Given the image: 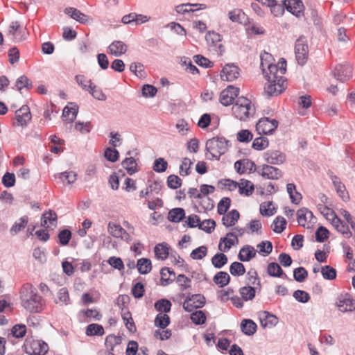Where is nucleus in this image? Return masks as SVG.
I'll list each match as a JSON object with an SVG mask.
<instances>
[{
  "label": "nucleus",
  "mask_w": 355,
  "mask_h": 355,
  "mask_svg": "<svg viewBox=\"0 0 355 355\" xmlns=\"http://www.w3.org/2000/svg\"><path fill=\"white\" fill-rule=\"evenodd\" d=\"M279 61L280 70L276 73H266L265 78L267 83L265 85V92L269 96H277L284 92L287 86L286 79L284 74L286 71V62L282 59Z\"/></svg>",
  "instance_id": "1"
},
{
  "label": "nucleus",
  "mask_w": 355,
  "mask_h": 355,
  "mask_svg": "<svg viewBox=\"0 0 355 355\" xmlns=\"http://www.w3.org/2000/svg\"><path fill=\"white\" fill-rule=\"evenodd\" d=\"M19 295L21 305L27 311L37 313L42 309V297L31 284H24L20 290Z\"/></svg>",
  "instance_id": "2"
},
{
  "label": "nucleus",
  "mask_w": 355,
  "mask_h": 355,
  "mask_svg": "<svg viewBox=\"0 0 355 355\" xmlns=\"http://www.w3.org/2000/svg\"><path fill=\"white\" fill-rule=\"evenodd\" d=\"M233 115L240 121H246L252 117L256 112L255 107L248 98L239 97L232 108Z\"/></svg>",
  "instance_id": "3"
},
{
  "label": "nucleus",
  "mask_w": 355,
  "mask_h": 355,
  "mask_svg": "<svg viewBox=\"0 0 355 355\" xmlns=\"http://www.w3.org/2000/svg\"><path fill=\"white\" fill-rule=\"evenodd\" d=\"M245 230L236 227L227 233L225 237L220 239L218 250L220 252H227L230 249L239 243V237L243 235Z\"/></svg>",
  "instance_id": "4"
},
{
  "label": "nucleus",
  "mask_w": 355,
  "mask_h": 355,
  "mask_svg": "<svg viewBox=\"0 0 355 355\" xmlns=\"http://www.w3.org/2000/svg\"><path fill=\"white\" fill-rule=\"evenodd\" d=\"M228 141L223 137H213L206 142V149L212 158L218 159L227 150Z\"/></svg>",
  "instance_id": "5"
},
{
  "label": "nucleus",
  "mask_w": 355,
  "mask_h": 355,
  "mask_svg": "<svg viewBox=\"0 0 355 355\" xmlns=\"http://www.w3.org/2000/svg\"><path fill=\"white\" fill-rule=\"evenodd\" d=\"M24 351L29 355H46L49 352V345L44 341L27 338L24 344Z\"/></svg>",
  "instance_id": "6"
},
{
  "label": "nucleus",
  "mask_w": 355,
  "mask_h": 355,
  "mask_svg": "<svg viewBox=\"0 0 355 355\" xmlns=\"http://www.w3.org/2000/svg\"><path fill=\"white\" fill-rule=\"evenodd\" d=\"M295 54L297 63L304 65L309 58V48L307 42L304 37H300L295 42Z\"/></svg>",
  "instance_id": "7"
},
{
  "label": "nucleus",
  "mask_w": 355,
  "mask_h": 355,
  "mask_svg": "<svg viewBox=\"0 0 355 355\" xmlns=\"http://www.w3.org/2000/svg\"><path fill=\"white\" fill-rule=\"evenodd\" d=\"M297 220L300 225L303 227L310 229L316 223L317 219L313 213L307 208L300 209L297 211Z\"/></svg>",
  "instance_id": "8"
},
{
  "label": "nucleus",
  "mask_w": 355,
  "mask_h": 355,
  "mask_svg": "<svg viewBox=\"0 0 355 355\" xmlns=\"http://www.w3.org/2000/svg\"><path fill=\"white\" fill-rule=\"evenodd\" d=\"M206 41L209 46L210 50L221 55L225 51V48L221 43V35L214 31L209 32L206 35Z\"/></svg>",
  "instance_id": "9"
},
{
  "label": "nucleus",
  "mask_w": 355,
  "mask_h": 355,
  "mask_svg": "<svg viewBox=\"0 0 355 355\" xmlns=\"http://www.w3.org/2000/svg\"><path fill=\"white\" fill-rule=\"evenodd\" d=\"M353 69L348 62L338 64L334 69V75L340 81L344 83L352 77Z\"/></svg>",
  "instance_id": "10"
},
{
  "label": "nucleus",
  "mask_w": 355,
  "mask_h": 355,
  "mask_svg": "<svg viewBox=\"0 0 355 355\" xmlns=\"http://www.w3.org/2000/svg\"><path fill=\"white\" fill-rule=\"evenodd\" d=\"M277 126L278 121L276 119L264 117L257 123L256 129L259 134L268 135L272 133Z\"/></svg>",
  "instance_id": "11"
},
{
  "label": "nucleus",
  "mask_w": 355,
  "mask_h": 355,
  "mask_svg": "<svg viewBox=\"0 0 355 355\" xmlns=\"http://www.w3.org/2000/svg\"><path fill=\"white\" fill-rule=\"evenodd\" d=\"M272 61L273 58L271 54L264 53L261 55V67L264 76L266 73H276L280 70L279 62L277 64H274Z\"/></svg>",
  "instance_id": "12"
},
{
  "label": "nucleus",
  "mask_w": 355,
  "mask_h": 355,
  "mask_svg": "<svg viewBox=\"0 0 355 355\" xmlns=\"http://www.w3.org/2000/svg\"><path fill=\"white\" fill-rule=\"evenodd\" d=\"M205 304V297L200 294H195L186 298L183 303V308L186 311L191 312L196 309L202 307Z\"/></svg>",
  "instance_id": "13"
},
{
  "label": "nucleus",
  "mask_w": 355,
  "mask_h": 355,
  "mask_svg": "<svg viewBox=\"0 0 355 355\" xmlns=\"http://www.w3.org/2000/svg\"><path fill=\"white\" fill-rule=\"evenodd\" d=\"M263 159L269 164L279 165L286 159V155L278 150H268L263 153Z\"/></svg>",
  "instance_id": "14"
},
{
  "label": "nucleus",
  "mask_w": 355,
  "mask_h": 355,
  "mask_svg": "<svg viewBox=\"0 0 355 355\" xmlns=\"http://www.w3.org/2000/svg\"><path fill=\"white\" fill-rule=\"evenodd\" d=\"M257 172L263 178L271 180H278L283 175L279 168L274 167L270 164H263L259 167Z\"/></svg>",
  "instance_id": "15"
},
{
  "label": "nucleus",
  "mask_w": 355,
  "mask_h": 355,
  "mask_svg": "<svg viewBox=\"0 0 355 355\" xmlns=\"http://www.w3.org/2000/svg\"><path fill=\"white\" fill-rule=\"evenodd\" d=\"M239 89L234 86H228L223 89L220 94V102L225 106L232 104L234 99L237 97Z\"/></svg>",
  "instance_id": "16"
},
{
  "label": "nucleus",
  "mask_w": 355,
  "mask_h": 355,
  "mask_svg": "<svg viewBox=\"0 0 355 355\" xmlns=\"http://www.w3.org/2000/svg\"><path fill=\"white\" fill-rule=\"evenodd\" d=\"M240 76V69L234 64H227L220 72V78L223 80L233 81Z\"/></svg>",
  "instance_id": "17"
},
{
  "label": "nucleus",
  "mask_w": 355,
  "mask_h": 355,
  "mask_svg": "<svg viewBox=\"0 0 355 355\" xmlns=\"http://www.w3.org/2000/svg\"><path fill=\"white\" fill-rule=\"evenodd\" d=\"M107 231L112 236L125 241H130L131 237L128 233L119 224L110 222L107 226Z\"/></svg>",
  "instance_id": "18"
},
{
  "label": "nucleus",
  "mask_w": 355,
  "mask_h": 355,
  "mask_svg": "<svg viewBox=\"0 0 355 355\" xmlns=\"http://www.w3.org/2000/svg\"><path fill=\"white\" fill-rule=\"evenodd\" d=\"M284 6L289 12L297 17L304 15V6L301 0H284Z\"/></svg>",
  "instance_id": "19"
},
{
  "label": "nucleus",
  "mask_w": 355,
  "mask_h": 355,
  "mask_svg": "<svg viewBox=\"0 0 355 355\" xmlns=\"http://www.w3.org/2000/svg\"><path fill=\"white\" fill-rule=\"evenodd\" d=\"M15 125L19 126L26 125L31 119V114L30 109L27 105L21 106L19 110L15 112Z\"/></svg>",
  "instance_id": "20"
},
{
  "label": "nucleus",
  "mask_w": 355,
  "mask_h": 355,
  "mask_svg": "<svg viewBox=\"0 0 355 355\" xmlns=\"http://www.w3.org/2000/svg\"><path fill=\"white\" fill-rule=\"evenodd\" d=\"M336 304L342 312L353 311L355 310V300L347 295L340 297L337 300Z\"/></svg>",
  "instance_id": "21"
},
{
  "label": "nucleus",
  "mask_w": 355,
  "mask_h": 355,
  "mask_svg": "<svg viewBox=\"0 0 355 355\" xmlns=\"http://www.w3.org/2000/svg\"><path fill=\"white\" fill-rule=\"evenodd\" d=\"M80 320L86 322V319L99 321L102 318V314L96 309H82L78 312Z\"/></svg>",
  "instance_id": "22"
},
{
  "label": "nucleus",
  "mask_w": 355,
  "mask_h": 355,
  "mask_svg": "<svg viewBox=\"0 0 355 355\" xmlns=\"http://www.w3.org/2000/svg\"><path fill=\"white\" fill-rule=\"evenodd\" d=\"M128 49L127 45L122 41L116 40L112 42L107 49V53L114 56L124 54Z\"/></svg>",
  "instance_id": "23"
},
{
  "label": "nucleus",
  "mask_w": 355,
  "mask_h": 355,
  "mask_svg": "<svg viewBox=\"0 0 355 355\" xmlns=\"http://www.w3.org/2000/svg\"><path fill=\"white\" fill-rule=\"evenodd\" d=\"M260 322L263 327L271 328L278 322V318L268 311H263L260 313Z\"/></svg>",
  "instance_id": "24"
},
{
  "label": "nucleus",
  "mask_w": 355,
  "mask_h": 355,
  "mask_svg": "<svg viewBox=\"0 0 355 355\" xmlns=\"http://www.w3.org/2000/svg\"><path fill=\"white\" fill-rule=\"evenodd\" d=\"M239 217V212L236 209H233L227 214H223L222 223L225 227H232L238 221Z\"/></svg>",
  "instance_id": "25"
},
{
  "label": "nucleus",
  "mask_w": 355,
  "mask_h": 355,
  "mask_svg": "<svg viewBox=\"0 0 355 355\" xmlns=\"http://www.w3.org/2000/svg\"><path fill=\"white\" fill-rule=\"evenodd\" d=\"M239 192L241 195L249 196L252 194L254 187L253 183L248 180L241 179L238 184Z\"/></svg>",
  "instance_id": "26"
},
{
  "label": "nucleus",
  "mask_w": 355,
  "mask_h": 355,
  "mask_svg": "<svg viewBox=\"0 0 355 355\" xmlns=\"http://www.w3.org/2000/svg\"><path fill=\"white\" fill-rule=\"evenodd\" d=\"M57 223V214L49 210L43 214L42 217V225L46 228L55 226Z\"/></svg>",
  "instance_id": "27"
},
{
  "label": "nucleus",
  "mask_w": 355,
  "mask_h": 355,
  "mask_svg": "<svg viewBox=\"0 0 355 355\" xmlns=\"http://www.w3.org/2000/svg\"><path fill=\"white\" fill-rule=\"evenodd\" d=\"M257 254V250L251 245L243 247L239 253V259L241 261H248Z\"/></svg>",
  "instance_id": "28"
},
{
  "label": "nucleus",
  "mask_w": 355,
  "mask_h": 355,
  "mask_svg": "<svg viewBox=\"0 0 355 355\" xmlns=\"http://www.w3.org/2000/svg\"><path fill=\"white\" fill-rule=\"evenodd\" d=\"M64 12L69 15L73 19L82 23L85 24L89 21V17L80 10L74 8H67L64 10Z\"/></svg>",
  "instance_id": "29"
},
{
  "label": "nucleus",
  "mask_w": 355,
  "mask_h": 355,
  "mask_svg": "<svg viewBox=\"0 0 355 355\" xmlns=\"http://www.w3.org/2000/svg\"><path fill=\"white\" fill-rule=\"evenodd\" d=\"M78 112V107L76 105L71 106H66L62 112L64 121L67 123H72L76 118Z\"/></svg>",
  "instance_id": "30"
},
{
  "label": "nucleus",
  "mask_w": 355,
  "mask_h": 355,
  "mask_svg": "<svg viewBox=\"0 0 355 355\" xmlns=\"http://www.w3.org/2000/svg\"><path fill=\"white\" fill-rule=\"evenodd\" d=\"M332 180L338 196L343 201H347L349 199V196L345 188V186L340 182V179L337 177H334L332 179Z\"/></svg>",
  "instance_id": "31"
},
{
  "label": "nucleus",
  "mask_w": 355,
  "mask_h": 355,
  "mask_svg": "<svg viewBox=\"0 0 355 355\" xmlns=\"http://www.w3.org/2000/svg\"><path fill=\"white\" fill-rule=\"evenodd\" d=\"M335 229L341 233L345 238L349 239L352 234L349 230V226L343 222L338 217L331 223Z\"/></svg>",
  "instance_id": "32"
},
{
  "label": "nucleus",
  "mask_w": 355,
  "mask_h": 355,
  "mask_svg": "<svg viewBox=\"0 0 355 355\" xmlns=\"http://www.w3.org/2000/svg\"><path fill=\"white\" fill-rule=\"evenodd\" d=\"M169 245L166 243H159L154 248L155 255L157 259L165 260L169 254Z\"/></svg>",
  "instance_id": "33"
},
{
  "label": "nucleus",
  "mask_w": 355,
  "mask_h": 355,
  "mask_svg": "<svg viewBox=\"0 0 355 355\" xmlns=\"http://www.w3.org/2000/svg\"><path fill=\"white\" fill-rule=\"evenodd\" d=\"M267 272L271 277L287 278L279 265L275 262L270 263L267 267Z\"/></svg>",
  "instance_id": "34"
},
{
  "label": "nucleus",
  "mask_w": 355,
  "mask_h": 355,
  "mask_svg": "<svg viewBox=\"0 0 355 355\" xmlns=\"http://www.w3.org/2000/svg\"><path fill=\"white\" fill-rule=\"evenodd\" d=\"M247 282L248 286H253L252 287H257L259 291L261 290V282L260 279L258 277L257 272L254 270H250L246 275Z\"/></svg>",
  "instance_id": "35"
},
{
  "label": "nucleus",
  "mask_w": 355,
  "mask_h": 355,
  "mask_svg": "<svg viewBox=\"0 0 355 355\" xmlns=\"http://www.w3.org/2000/svg\"><path fill=\"white\" fill-rule=\"evenodd\" d=\"M257 289V287H252L251 286H245L240 288L239 293L242 300L245 301L253 300L255 297Z\"/></svg>",
  "instance_id": "36"
},
{
  "label": "nucleus",
  "mask_w": 355,
  "mask_h": 355,
  "mask_svg": "<svg viewBox=\"0 0 355 355\" xmlns=\"http://www.w3.org/2000/svg\"><path fill=\"white\" fill-rule=\"evenodd\" d=\"M318 209L321 213V214L329 221L331 222V223L335 220L338 216L335 214L333 209H330L325 205L318 204Z\"/></svg>",
  "instance_id": "37"
},
{
  "label": "nucleus",
  "mask_w": 355,
  "mask_h": 355,
  "mask_svg": "<svg viewBox=\"0 0 355 355\" xmlns=\"http://www.w3.org/2000/svg\"><path fill=\"white\" fill-rule=\"evenodd\" d=\"M243 333L248 336L253 335L257 329V324L251 320H243L241 324Z\"/></svg>",
  "instance_id": "38"
},
{
  "label": "nucleus",
  "mask_w": 355,
  "mask_h": 355,
  "mask_svg": "<svg viewBox=\"0 0 355 355\" xmlns=\"http://www.w3.org/2000/svg\"><path fill=\"white\" fill-rule=\"evenodd\" d=\"M85 334L88 336H103L105 331L102 325L93 323L87 326Z\"/></svg>",
  "instance_id": "39"
},
{
  "label": "nucleus",
  "mask_w": 355,
  "mask_h": 355,
  "mask_svg": "<svg viewBox=\"0 0 355 355\" xmlns=\"http://www.w3.org/2000/svg\"><path fill=\"white\" fill-rule=\"evenodd\" d=\"M287 222L282 216H277L271 225L272 230L277 234L282 233L286 227Z\"/></svg>",
  "instance_id": "40"
},
{
  "label": "nucleus",
  "mask_w": 355,
  "mask_h": 355,
  "mask_svg": "<svg viewBox=\"0 0 355 355\" xmlns=\"http://www.w3.org/2000/svg\"><path fill=\"white\" fill-rule=\"evenodd\" d=\"M230 275L227 274V272L223 271L218 272L214 277V282L220 288L227 285L230 282Z\"/></svg>",
  "instance_id": "41"
},
{
  "label": "nucleus",
  "mask_w": 355,
  "mask_h": 355,
  "mask_svg": "<svg viewBox=\"0 0 355 355\" xmlns=\"http://www.w3.org/2000/svg\"><path fill=\"white\" fill-rule=\"evenodd\" d=\"M185 211L182 208H175L168 212V219L171 222L178 223L183 219Z\"/></svg>",
  "instance_id": "42"
},
{
  "label": "nucleus",
  "mask_w": 355,
  "mask_h": 355,
  "mask_svg": "<svg viewBox=\"0 0 355 355\" xmlns=\"http://www.w3.org/2000/svg\"><path fill=\"white\" fill-rule=\"evenodd\" d=\"M287 191L289 193L291 202L294 204H299L302 200V195L296 191V187L294 184L289 183L286 186Z\"/></svg>",
  "instance_id": "43"
},
{
  "label": "nucleus",
  "mask_w": 355,
  "mask_h": 355,
  "mask_svg": "<svg viewBox=\"0 0 355 355\" xmlns=\"http://www.w3.org/2000/svg\"><path fill=\"white\" fill-rule=\"evenodd\" d=\"M137 267L141 274H147L152 269L151 261L146 258H141L137 261Z\"/></svg>",
  "instance_id": "44"
},
{
  "label": "nucleus",
  "mask_w": 355,
  "mask_h": 355,
  "mask_svg": "<svg viewBox=\"0 0 355 355\" xmlns=\"http://www.w3.org/2000/svg\"><path fill=\"white\" fill-rule=\"evenodd\" d=\"M172 304L166 299H161L155 303V309L159 313H166L171 311Z\"/></svg>",
  "instance_id": "45"
},
{
  "label": "nucleus",
  "mask_w": 355,
  "mask_h": 355,
  "mask_svg": "<svg viewBox=\"0 0 355 355\" xmlns=\"http://www.w3.org/2000/svg\"><path fill=\"white\" fill-rule=\"evenodd\" d=\"M15 86L19 92H21L23 89L28 90L32 88V82L26 76H21L16 81Z\"/></svg>",
  "instance_id": "46"
},
{
  "label": "nucleus",
  "mask_w": 355,
  "mask_h": 355,
  "mask_svg": "<svg viewBox=\"0 0 355 355\" xmlns=\"http://www.w3.org/2000/svg\"><path fill=\"white\" fill-rule=\"evenodd\" d=\"M121 164L130 175H132L137 171V164L133 157L125 159Z\"/></svg>",
  "instance_id": "47"
},
{
  "label": "nucleus",
  "mask_w": 355,
  "mask_h": 355,
  "mask_svg": "<svg viewBox=\"0 0 355 355\" xmlns=\"http://www.w3.org/2000/svg\"><path fill=\"white\" fill-rule=\"evenodd\" d=\"M169 323L170 318L166 313H159L155 319V325L161 329H165Z\"/></svg>",
  "instance_id": "48"
},
{
  "label": "nucleus",
  "mask_w": 355,
  "mask_h": 355,
  "mask_svg": "<svg viewBox=\"0 0 355 355\" xmlns=\"http://www.w3.org/2000/svg\"><path fill=\"white\" fill-rule=\"evenodd\" d=\"M28 218L26 216L21 217L18 221H16L10 228V232L15 234L24 229L28 224Z\"/></svg>",
  "instance_id": "49"
},
{
  "label": "nucleus",
  "mask_w": 355,
  "mask_h": 355,
  "mask_svg": "<svg viewBox=\"0 0 355 355\" xmlns=\"http://www.w3.org/2000/svg\"><path fill=\"white\" fill-rule=\"evenodd\" d=\"M211 263L216 268H221L227 263V257L223 253H218L211 259Z\"/></svg>",
  "instance_id": "50"
},
{
  "label": "nucleus",
  "mask_w": 355,
  "mask_h": 355,
  "mask_svg": "<svg viewBox=\"0 0 355 355\" xmlns=\"http://www.w3.org/2000/svg\"><path fill=\"white\" fill-rule=\"evenodd\" d=\"M173 276V278L175 277V273L173 272H171L169 268H162L161 270V284L162 286H167L171 282H173V279L171 278V276Z\"/></svg>",
  "instance_id": "51"
},
{
  "label": "nucleus",
  "mask_w": 355,
  "mask_h": 355,
  "mask_svg": "<svg viewBox=\"0 0 355 355\" xmlns=\"http://www.w3.org/2000/svg\"><path fill=\"white\" fill-rule=\"evenodd\" d=\"M230 272L234 276H241L245 274V269L243 263L235 261L230 265Z\"/></svg>",
  "instance_id": "52"
},
{
  "label": "nucleus",
  "mask_w": 355,
  "mask_h": 355,
  "mask_svg": "<svg viewBox=\"0 0 355 355\" xmlns=\"http://www.w3.org/2000/svg\"><path fill=\"white\" fill-rule=\"evenodd\" d=\"M228 17L232 22L242 23L245 13L242 10L236 8L229 12Z\"/></svg>",
  "instance_id": "53"
},
{
  "label": "nucleus",
  "mask_w": 355,
  "mask_h": 355,
  "mask_svg": "<svg viewBox=\"0 0 355 355\" xmlns=\"http://www.w3.org/2000/svg\"><path fill=\"white\" fill-rule=\"evenodd\" d=\"M75 79L78 84L84 90L88 91L89 88L94 84L92 80L83 75H77Z\"/></svg>",
  "instance_id": "54"
},
{
  "label": "nucleus",
  "mask_w": 355,
  "mask_h": 355,
  "mask_svg": "<svg viewBox=\"0 0 355 355\" xmlns=\"http://www.w3.org/2000/svg\"><path fill=\"white\" fill-rule=\"evenodd\" d=\"M269 144V141L266 137L256 138L252 142V148L257 150H262L266 149Z\"/></svg>",
  "instance_id": "55"
},
{
  "label": "nucleus",
  "mask_w": 355,
  "mask_h": 355,
  "mask_svg": "<svg viewBox=\"0 0 355 355\" xmlns=\"http://www.w3.org/2000/svg\"><path fill=\"white\" fill-rule=\"evenodd\" d=\"M322 277L328 280H333L336 277V270L330 266H324L321 268Z\"/></svg>",
  "instance_id": "56"
},
{
  "label": "nucleus",
  "mask_w": 355,
  "mask_h": 355,
  "mask_svg": "<svg viewBox=\"0 0 355 355\" xmlns=\"http://www.w3.org/2000/svg\"><path fill=\"white\" fill-rule=\"evenodd\" d=\"M259 252L263 256H267L271 253L272 250V245L270 241H262L257 245Z\"/></svg>",
  "instance_id": "57"
},
{
  "label": "nucleus",
  "mask_w": 355,
  "mask_h": 355,
  "mask_svg": "<svg viewBox=\"0 0 355 355\" xmlns=\"http://www.w3.org/2000/svg\"><path fill=\"white\" fill-rule=\"evenodd\" d=\"M191 320L196 324H202L205 323L207 317L202 311H196L191 315Z\"/></svg>",
  "instance_id": "58"
},
{
  "label": "nucleus",
  "mask_w": 355,
  "mask_h": 355,
  "mask_svg": "<svg viewBox=\"0 0 355 355\" xmlns=\"http://www.w3.org/2000/svg\"><path fill=\"white\" fill-rule=\"evenodd\" d=\"M207 254V248L205 245H202L192 250L190 257L193 259H202L206 257Z\"/></svg>",
  "instance_id": "59"
},
{
  "label": "nucleus",
  "mask_w": 355,
  "mask_h": 355,
  "mask_svg": "<svg viewBox=\"0 0 355 355\" xmlns=\"http://www.w3.org/2000/svg\"><path fill=\"white\" fill-rule=\"evenodd\" d=\"M272 206V202H263L260 205V213L263 216H270L275 213V209Z\"/></svg>",
  "instance_id": "60"
},
{
  "label": "nucleus",
  "mask_w": 355,
  "mask_h": 355,
  "mask_svg": "<svg viewBox=\"0 0 355 355\" xmlns=\"http://www.w3.org/2000/svg\"><path fill=\"white\" fill-rule=\"evenodd\" d=\"M308 276V272L303 267H299L294 270L293 277L295 281L302 282Z\"/></svg>",
  "instance_id": "61"
},
{
  "label": "nucleus",
  "mask_w": 355,
  "mask_h": 355,
  "mask_svg": "<svg viewBox=\"0 0 355 355\" xmlns=\"http://www.w3.org/2000/svg\"><path fill=\"white\" fill-rule=\"evenodd\" d=\"M87 92L97 100L105 101L106 99V96L103 93L102 90L94 84L92 85Z\"/></svg>",
  "instance_id": "62"
},
{
  "label": "nucleus",
  "mask_w": 355,
  "mask_h": 355,
  "mask_svg": "<svg viewBox=\"0 0 355 355\" xmlns=\"http://www.w3.org/2000/svg\"><path fill=\"white\" fill-rule=\"evenodd\" d=\"M231 200L229 198H223L218 204V213L225 214L230 207Z\"/></svg>",
  "instance_id": "63"
},
{
  "label": "nucleus",
  "mask_w": 355,
  "mask_h": 355,
  "mask_svg": "<svg viewBox=\"0 0 355 355\" xmlns=\"http://www.w3.org/2000/svg\"><path fill=\"white\" fill-rule=\"evenodd\" d=\"M215 227L216 223L214 220H204L198 225L200 230L207 233H211L215 229Z\"/></svg>",
  "instance_id": "64"
}]
</instances>
